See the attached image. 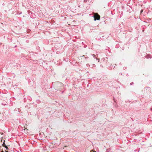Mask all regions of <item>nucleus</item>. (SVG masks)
Here are the masks:
<instances>
[{
  "label": "nucleus",
  "instance_id": "f257e3e1",
  "mask_svg": "<svg viewBox=\"0 0 152 152\" xmlns=\"http://www.w3.org/2000/svg\"><path fill=\"white\" fill-rule=\"evenodd\" d=\"M95 21L96 20H99L100 19V16L97 13H94V15L93 16Z\"/></svg>",
  "mask_w": 152,
  "mask_h": 152
},
{
  "label": "nucleus",
  "instance_id": "f03ea898",
  "mask_svg": "<svg viewBox=\"0 0 152 152\" xmlns=\"http://www.w3.org/2000/svg\"><path fill=\"white\" fill-rule=\"evenodd\" d=\"M5 144L4 143V142L3 144V146L5 147L7 149H8V148L7 146H6L5 145Z\"/></svg>",
  "mask_w": 152,
  "mask_h": 152
},
{
  "label": "nucleus",
  "instance_id": "7ed1b4c3",
  "mask_svg": "<svg viewBox=\"0 0 152 152\" xmlns=\"http://www.w3.org/2000/svg\"><path fill=\"white\" fill-rule=\"evenodd\" d=\"M92 55L94 57V58H96V57H95V55L94 54H93V55Z\"/></svg>",
  "mask_w": 152,
  "mask_h": 152
},
{
  "label": "nucleus",
  "instance_id": "20e7f679",
  "mask_svg": "<svg viewBox=\"0 0 152 152\" xmlns=\"http://www.w3.org/2000/svg\"><path fill=\"white\" fill-rule=\"evenodd\" d=\"M93 66L94 67H95L96 66V65H95V64H93Z\"/></svg>",
  "mask_w": 152,
  "mask_h": 152
},
{
  "label": "nucleus",
  "instance_id": "39448f33",
  "mask_svg": "<svg viewBox=\"0 0 152 152\" xmlns=\"http://www.w3.org/2000/svg\"><path fill=\"white\" fill-rule=\"evenodd\" d=\"M90 152H93V150H91Z\"/></svg>",
  "mask_w": 152,
  "mask_h": 152
},
{
  "label": "nucleus",
  "instance_id": "423d86ee",
  "mask_svg": "<svg viewBox=\"0 0 152 152\" xmlns=\"http://www.w3.org/2000/svg\"><path fill=\"white\" fill-rule=\"evenodd\" d=\"M93 151V152H96V151Z\"/></svg>",
  "mask_w": 152,
  "mask_h": 152
},
{
  "label": "nucleus",
  "instance_id": "0eeeda50",
  "mask_svg": "<svg viewBox=\"0 0 152 152\" xmlns=\"http://www.w3.org/2000/svg\"><path fill=\"white\" fill-rule=\"evenodd\" d=\"M148 56H149V57L150 58V55H148Z\"/></svg>",
  "mask_w": 152,
  "mask_h": 152
},
{
  "label": "nucleus",
  "instance_id": "6e6552de",
  "mask_svg": "<svg viewBox=\"0 0 152 152\" xmlns=\"http://www.w3.org/2000/svg\"><path fill=\"white\" fill-rule=\"evenodd\" d=\"M132 83H130V84H131V85H132Z\"/></svg>",
  "mask_w": 152,
  "mask_h": 152
},
{
  "label": "nucleus",
  "instance_id": "1a4fd4ad",
  "mask_svg": "<svg viewBox=\"0 0 152 152\" xmlns=\"http://www.w3.org/2000/svg\"><path fill=\"white\" fill-rule=\"evenodd\" d=\"M1 152H4L3 151H1Z\"/></svg>",
  "mask_w": 152,
  "mask_h": 152
},
{
  "label": "nucleus",
  "instance_id": "9d476101",
  "mask_svg": "<svg viewBox=\"0 0 152 152\" xmlns=\"http://www.w3.org/2000/svg\"><path fill=\"white\" fill-rule=\"evenodd\" d=\"M142 11H141V12H142Z\"/></svg>",
  "mask_w": 152,
  "mask_h": 152
}]
</instances>
